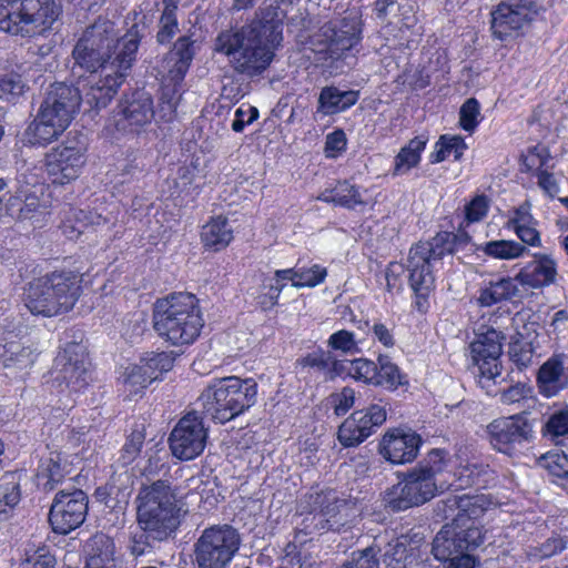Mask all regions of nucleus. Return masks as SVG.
I'll list each match as a JSON object with an SVG mask.
<instances>
[{"label": "nucleus", "instance_id": "f257e3e1", "mask_svg": "<svg viewBox=\"0 0 568 568\" xmlns=\"http://www.w3.org/2000/svg\"><path fill=\"white\" fill-rule=\"evenodd\" d=\"M276 13H267L240 29L222 31L215 39V51L229 57L234 70L253 77L272 62L282 41V22Z\"/></svg>", "mask_w": 568, "mask_h": 568}, {"label": "nucleus", "instance_id": "f03ea898", "mask_svg": "<svg viewBox=\"0 0 568 568\" xmlns=\"http://www.w3.org/2000/svg\"><path fill=\"white\" fill-rule=\"evenodd\" d=\"M449 233H440L430 241L418 242L410 247L407 263L404 265L392 262L386 271L388 290L400 286L399 277L407 272L410 288L419 297L428 295L434 287V270L436 265L454 252L453 239Z\"/></svg>", "mask_w": 568, "mask_h": 568}, {"label": "nucleus", "instance_id": "7ed1b4c3", "mask_svg": "<svg viewBox=\"0 0 568 568\" xmlns=\"http://www.w3.org/2000/svg\"><path fill=\"white\" fill-rule=\"evenodd\" d=\"M136 507L138 524L146 542L172 537L180 526L176 495L165 480H156L140 489Z\"/></svg>", "mask_w": 568, "mask_h": 568}, {"label": "nucleus", "instance_id": "20e7f679", "mask_svg": "<svg viewBox=\"0 0 568 568\" xmlns=\"http://www.w3.org/2000/svg\"><path fill=\"white\" fill-rule=\"evenodd\" d=\"M204 322L197 298L190 293H174L158 300L153 311V328L172 345L193 343L200 335Z\"/></svg>", "mask_w": 568, "mask_h": 568}, {"label": "nucleus", "instance_id": "39448f33", "mask_svg": "<svg viewBox=\"0 0 568 568\" xmlns=\"http://www.w3.org/2000/svg\"><path fill=\"white\" fill-rule=\"evenodd\" d=\"M443 458L442 450H432L427 459L409 470L403 480L386 489L383 495L385 509L398 513L430 500L437 491L435 476L442 470Z\"/></svg>", "mask_w": 568, "mask_h": 568}, {"label": "nucleus", "instance_id": "423d86ee", "mask_svg": "<svg viewBox=\"0 0 568 568\" xmlns=\"http://www.w3.org/2000/svg\"><path fill=\"white\" fill-rule=\"evenodd\" d=\"M130 32H135L139 37L136 27L133 26L123 37L118 38L115 24L112 21L98 19L83 31L73 48V71L79 68L90 73L103 72L105 65H112L113 70L116 69L115 55L120 50L119 42Z\"/></svg>", "mask_w": 568, "mask_h": 568}, {"label": "nucleus", "instance_id": "0eeeda50", "mask_svg": "<svg viewBox=\"0 0 568 568\" xmlns=\"http://www.w3.org/2000/svg\"><path fill=\"white\" fill-rule=\"evenodd\" d=\"M204 413L216 423H227L255 405L257 383L252 378L229 376L216 379L201 394Z\"/></svg>", "mask_w": 568, "mask_h": 568}, {"label": "nucleus", "instance_id": "6e6552de", "mask_svg": "<svg viewBox=\"0 0 568 568\" xmlns=\"http://www.w3.org/2000/svg\"><path fill=\"white\" fill-rule=\"evenodd\" d=\"M140 39L135 32H130L121 42L116 51L118 67L105 65L103 72L90 73L88 80L82 83L80 93L82 100L91 108H105L113 99L120 85L124 82L128 71L131 69L139 48Z\"/></svg>", "mask_w": 568, "mask_h": 568}, {"label": "nucleus", "instance_id": "1a4fd4ad", "mask_svg": "<svg viewBox=\"0 0 568 568\" xmlns=\"http://www.w3.org/2000/svg\"><path fill=\"white\" fill-rule=\"evenodd\" d=\"M481 528L471 521L469 525L446 524L435 536L432 552L445 568H474L475 559L470 555L481 545Z\"/></svg>", "mask_w": 568, "mask_h": 568}, {"label": "nucleus", "instance_id": "9d476101", "mask_svg": "<svg viewBox=\"0 0 568 568\" xmlns=\"http://www.w3.org/2000/svg\"><path fill=\"white\" fill-rule=\"evenodd\" d=\"M241 535L227 524L212 525L204 530L193 546L197 568H226L237 554Z\"/></svg>", "mask_w": 568, "mask_h": 568}, {"label": "nucleus", "instance_id": "9b49d317", "mask_svg": "<svg viewBox=\"0 0 568 568\" xmlns=\"http://www.w3.org/2000/svg\"><path fill=\"white\" fill-rule=\"evenodd\" d=\"M59 12L55 0H18L13 8H9L7 13L0 17V30L31 37L55 21Z\"/></svg>", "mask_w": 568, "mask_h": 568}, {"label": "nucleus", "instance_id": "f8f14e48", "mask_svg": "<svg viewBox=\"0 0 568 568\" xmlns=\"http://www.w3.org/2000/svg\"><path fill=\"white\" fill-rule=\"evenodd\" d=\"M503 335L500 332L488 328L486 332L478 333L476 339L470 344V356L474 366L477 368L476 375L481 388L498 384L501 374L500 355Z\"/></svg>", "mask_w": 568, "mask_h": 568}, {"label": "nucleus", "instance_id": "ddd939ff", "mask_svg": "<svg viewBox=\"0 0 568 568\" xmlns=\"http://www.w3.org/2000/svg\"><path fill=\"white\" fill-rule=\"evenodd\" d=\"M486 433L494 449L511 456L531 440L534 430L526 414H515L494 419Z\"/></svg>", "mask_w": 568, "mask_h": 568}, {"label": "nucleus", "instance_id": "4468645a", "mask_svg": "<svg viewBox=\"0 0 568 568\" xmlns=\"http://www.w3.org/2000/svg\"><path fill=\"white\" fill-rule=\"evenodd\" d=\"M207 428L196 412L184 415L172 429L169 437L171 453L180 460H192L205 448Z\"/></svg>", "mask_w": 568, "mask_h": 568}, {"label": "nucleus", "instance_id": "2eb2a0df", "mask_svg": "<svg viewBox=\"0 0 568 568\" xmlns=\"http://www.w3.org/2000/svg\"><path fill=\"white\" fill-rule=\"evenodd\" d=\"M320 511L306 517L305 529L341 531L349 527L357 517V509L352 500L339 498L335 491H328L320 497Z\"/></svg>", "mask_w": 568, "mask_h": 568}, {"label": "nucleus", "instance_id": "dca6fc26", "mask_svg": "<svg viewBox=\"0 0 568 568\" xmlns=\"http://www.w3.org/2000/svg\"><path fill=\"white\" fill-rule=\"evenodd\" d=\"M88 513V496L81 489L60 490L51 505L49 521L52 529L62 535L78 528Z\"/></svg>", "mask_w": 568, "mask_h": 568}, {"label": "nucleus", "instance_id": "f3484780", "mask_svg": "<svg viewBox=\"0 0 568 568\" xmlns=\"http://www.w3.org/2000/svg\"><path fill=\"white\" fill-rule=\"evenodd\" d=\"M539 6L535 0H516L499 3L491 12V31L504 41L517 36L519 30L537 14Z\"/></svg>", "mask_w": 568, "mask_h": 568}, {"label": "nucleus", "instance_id": "a211bd4d", "mask_svg": "<svg viewBox=\"0 0 568 568\" xmlns=\"http://www.w3.org/2000/svg\"><path fill=\"white\" fill-rule=\"evenodd\" d=\"M43 284L34 287L33 296L52 293L47 312H69L81 295V280L73 272H54L42 277Z\"/></svg>", "mask_w": 568, "mask_h": 568}, {"label": "nucleus", "instance_id": "6ab92c4d", "mask_svg": "<svg viewBox=\"0 0 568 568\" xmlns=\"http://www.w3.org/2000/svg\"><path fill=\"white\" fill-rule=\"evenodd\" d=\"M81 100L80 88L57 82L50 85L39 112L65 130L78 111Z\"/></svg>", "mask_w": 568, "mask_h": 568}, {"label": "nucleus", "instance_id": "aec40b11", "mask_svg": "<svg viewBox=\"0 0 568 568\" xmlns=\"http://www.w3.org/2000/svg\"><path fill=\"white\" fill-rule=\"evenodd\" d=\"M85 163L84 149L60 145L45 155V168L53 184L64 185L78 179Z\"/></svg>", "mask_w": 568, "mask_h": 568}, {"label": "nucleus", "instance_id": "412c9836", "mask_svg": "<svg viewBox=\"0 0 568 568\" xmlns=\"http://www.w3.org/2000/svg\"><path fill=\"white\" fill-rule=\"evenodd\" d=\"M58 375L55 379L65 384L70 392H79L89 384L87 354L83 346L77 343L67 344L55 359Z\"/></svg>", "mask_w": 568, "mask_h": 568}, {"label": "nucleus", "instance_id": "4be33fe9", "mask_svg": "<svg viewBox=\"0 0 568 568\" xmlns=\"http://www.w3.org/2000/svg\"><path fill=\"white\" fill-rule=\"evenodd\" d=\"M153 116L151 95L145 91H135L119 103L114 126L118 131L134 132L150 123Z\"/></svg>", "mask_w": 568, "mask_h": 568}, {"label": "nucleus", "instance_id": "5701e85b", "mask_svg": "<svg viewBox=\"0 0 568 568\" xmlns=\"http://www.w3.org/2000/svg\"><path fill=\"white\" fill-rule=\"evenodd\" d=\"M486 511L483 496L450 495L436 504L435 514L443 520L452 519L450 524L469 525Z\"/></svg>", "mask_w": 568, "mask_h": 568}, {"label": "nucleus", "instance_id": "b1692460", "mask_svg": "<svg viewBox=\"0 0 568 568\" xmlns=\"http://www.w3.org/2000/svg\"><path fill=\"white\" fill-rule=\"evenodd\" d=\"M422 438L410 429L393 428L387 430L381 443V455L392 464L412 463L418 455Z\"/></svg>", "mask_w": 568, "mask_h": 568}, {"label": "nucleus", "instance_id": "393cba45", "mask_svg": "<svg viewBox=\"0 0 568 568\" xmlns=\"http://www.w3.org/2000/svg\"><path fill=\"white\" fill-rule=\"evenodd\" d=\"M537 386L545 397H554L568 387V356L554 354L537 372Z\"/></svg>", "mask_w": 568, "mask_h": 568}, {"label": "nucleus", "instance_id": "a878e982", "mask_svg": "<svg viewBox=\"0 0 568 568\" xmlns=\"http://www.w3.org/2000/svg\"><path fill=\"white\" fill-rule=\"evenodd\" d=\"M556 262L548 255H536V258L524 266L517 274L519 284L531 288L547 286L555 282Z\"/></svg>", "mask_w": 568, "mask_h": 568}, {"label": "nucleus", "instance_id": "bb28decb", "mask_svg": "<svg viewBox=\"0 0 568 568\" xmlns=\"http://www.w3.org/2000/svg\"><path fill=\"white\" fill-rule=\"evenodd\" d=\"M84 568H106L116 566L115 546L113 540L102 534H95L83 546Z\"/></svg>", "mask_w": 568, "mask_h": 568}, {"label": "nucleus", "instance_id": "cd10ccee", "mask_svg": "<svg viewBox=\"0 0 568 568\" xmlns=\"http://www.w3.org/2000/svg\"><path fill=\"white\" fill-rule=\"evenodd\" d=\"M194 58L193 41L189 37H181L174 43L168 58V77L174 84L180 83Z\"/></svg>", "mask_w": 568, "mask_h": 568}, {"label": "nucleus", "instance_id": "c85d7f7f", "mask_svg": "<svg viewBox=\"0 0 568 568\" xmlns=\"http://www.w3.org/2000/svg\"><path fill=\"white\" fill-rule=\"evenodd\" d=\"M517 275L515 277H501L497 281H490L486 287L480 291L478 302L481 306H491L503 301H510L520 295Z\"/></svg>", "mask_w": 568, "mask_h": 568}, {"label": "nucleus", "instance_id": "c756f323", "mask_svg": "<svg viewBox=\"0 0 568 568\" xmlns=\"http://www.w3.org/2000/svg\"><path fill=\"white\" fill-rule=\"evenodd\" d=\"M357 100L358 92L356 91H342L336 87H325L318 97L317 112L335 114L351 108Z\"/></svg>", "mask_w": 568, "mask_h": 568}, {"label": "nucleus", "instance_id": "7c9ffc66", "mask_svg": "<svg viewBox=\"0 0 568 568\" xmlns=\"http://www.w3.org/2000/svg\"><path fill=\"white\" fill-rule=\"evenodd\" d=\"M62 132V126L38 112L37 118L26 129L24 138L32 145H47L57 140Z\"/></svg>", "mask_w": 568, "mask_h": 568}, {"label": "nucleus", "instance_id": "2f4dec72", "mask_svg": "<svg viewBox=\"0 0 568 568\" xmlns=\"http://www.w3.org/2000/svg\"><path fill=\"white\" fill-rule=\"evenodd\" d=\"M201 239L205 246L220 251L233 240V230L226 217L217 216L203 226Z\"/></svg>", "mask_w": 568, "mask_h": 568}, {"label": "nucleus", "instance_id": "473e14b6", "mask_svg": "<svg viewBox=\"0 0 568 568\" xmlns=\"http://www.w3.org/2000/svg\"><path fill=\"white\" fill-rule=\"evenodd\" d=\"M313 545L297 546L288 542L284 548V555L280 568H318L320 560Z\"/></svg>", "mask_w": 568, "mask_h": 568}, {"label": "nucleus", "instance_id": "72a5a7b5", "mask_svg": "<svg viewBox=\"0 0 568 568\" xmlns=\"http://www.w3.org/2000/svg\"><path fill=\"white\" fill-rule=\"evenodd\" d=\"M427 139L423 135L415 136L400 149L394 160L393 175L407 174L420 162V154L425 150Z\"/></svg>", "mask_w": 568, "mask_h": 568}, {"label": "nucleus", "instance_id": "f704fd0d", "mask_svg": "<svg viewBox=\"0 0 568 568\" xmlns=\"http://www.w3.org/2000/svg\"><path fill=\"white\" fill-rule=\"evenodd\" d=\"M70 473V466L63 459L60 453H50L49 457L42 460L40 465L39 476L45 478L43 484L45 489L52 490L65 475Z\"/></svg>", "mask_w": 568, "mask_h": 568}, {"label": "nucleus", "instance_id": "c9c22d12", "mask_svg": "<svg viewBox=\"0 0 568 568\" xmlns=\"http://www.w3.org/2000/svg\"><path fill=\"white\" fill-rule=\"evenodd\" d=\"M538 465L557 477L558 485L568 493V456L565 453L548 452L539 458Z\"/></svg>", "mask_w": 568, "mask_h": 568}, {"label": "nucleus", "instance_id": "e433bc0d", "mask_svg": "<svg viewBox=\"0 0 568 568\" xmlns=\"http://www.w3.org/2000/svg\"><path fill=\"white\" fill-rule=\"evenodd\" d=\"M467 145L462 136L442 135L435 144V150L430 154L432 163H440L453 155L456 161L460 160Z\"/></svg>", "mask_w": 568, "mask_h": 568}, {"label": "nucleus", "instance_id": "4c0bfd02", "mask_svg": "<svg viewBox=\"0 0 568 568\" xmlns=\"http://www.w3.org/2000/svg\"><path fill=\"white\" fill-rule=\"evenodd\" d=\"M44 280L42 277L36 278L31 281L24 290V304L28 310L34 315H42L47 317H52L62 314V312H47L49 303L51 304L53 294L48 293L43 296L36 297L33 296L34 287L42 285Z\"/></svg>", "mask_w": 568, "mask_h": 568}, {"label": "nucleus", "instance_id": "58836bf2", "mask_svg": "<svg viewBox=\"0 0 568 568\" xmlns=\"http://www.w3.org/2000/svg\"><path fill=\"white\" fill-rule=\"evenodd\" d=\"M484 252L495 258L514 260L524 256L527 248L516 241L498 240L486 243Z\"/></svg>", "mask_w": 568, "mask_h": 568}, {"label": "nucleus", "instance_id": "ea45409f", "mask_svg": "<svg viewBox=\"0 0 568 568\" xmlns=\"http://www.w3.org/2000/svg\"><path fill=\"white\" fill-rule=\"evenodd\" d=\"M349 417L361 419L357 424L362 427V432L371 436L386 420V410L381 405H371L367 408L355 410Z\"/></svg>", "mask_w": 568, "mask_h": 568}, {"label": "nucleus", "instance_id": "a19ab883", "mask_svg": "<svg viewBox=\"0 0 568 568\" xmlns=\"http://www.w3.org/2000/svg\"><path fill=\"white\" fill-rule=\"evenodd\" d=\"M149 368H145L140 362L139 364L130 365L125 368L123 374V383L129 387L130 394L136 395L141 389L145 388L153 381L155 376H151Z\"/></svg>", "mask_w": 568, "mask_h": 568}, {"label": "nucleus", "instance_id": "79ce46f5", "mask_svg": "<svg viewBox=\"0 0 568 568\" xmlns=\"http://www.w3.org/2000/svg\"><path fill=\"white\" fill-rule=\"evenodd\" d=\"M567 540L558 535L549 537L539 546H530L525 550L528 560L538 561L557 555L566 548Z\"/></svg>", "mask_w": 568, "mask_h": 568}, {"label": "nucleus", "instance_id": "37998d69", "mask_svg": "<svg viewBox=\"0 0 568 568\" xmlns=\"http://www.w3.org/2000/svg\"><path fill=\"white\" fill-rule=\"evenodd\" d=\"M377 377L376 385L388 388H397L405 383L399 368L387 356L378 357Z\"/></svg>", "mask_w": 568, "mask_h": 568}, {"label": "nucleus", "instance_id": "c03bdc74", "mask_svg": "<svg viewBox=\"0 0 568 568\" xmlns=\"http://www.w3.org/2000/svg\"><path fill=\"white\" fill-rule=\"evenodd\" d=\"M20 500L19 484L14 473H7L0 483V514L14 507Z\"/></svg>", "mask_w": 568, "mask_h": 568}, {"label": "nucleus", "instance_id": "a18cd8bd", "mask_svg": "<svg viewBox=\"0 0 568 568\" xmlns=\"http://www.w3.org/2000/svg\"><path fill=\"white\" fill-rule=\"evenodd\" d=\"M358 422L356 418L348 417L339 426L337 436L343 446H357L369 437L367 433L362 432V427L357 424Z\"/></svg>", "mask_w": 568, "mask_h": 568}, {"label": "nucleus", "instance_id": "49530a36", "mask_svg": "<svg viewBox=\"0 0 568 568\" xmlns=\"http://www.w3.org/2000/svg\"><path fill=\"white\" fill-rule=\"evenodd\" d=\"M331 199L333 200L334 204H337V205H341V206H344L347 209H353L357 204L363 203V200L361 197L358 190L354 185L349 184L347 181L338 183L333 189V197H331Z\"/></svg>", "mask_w": 568, "mask_h": 568}, {"label": "nucleus", "instance_id": "de8ad7c7", "mask_svg": "<svg viewBox=\"0 0 568 568\" xmlns=\"http://www.w3.org/2000/svg\"><path fill=\"white\" fill-rule=\"evenodd\" d=\"M378 552L375 547L354 551L339 568H379Z\"/></svg>", "mask_w": 568, "mask_h": 568}, {"label": "nucleus", "instance_id": "09e8293b", "mask_svg": "<svg viewBox=\"0 0 568 568\" xmlns=\"http://www.w3.org/2000/svg\"><path fill=\"white\" fill-rule=\"evenodd\" d=\"M141 363L145 368H149L148 374L155 376L158 379L161 374L172 369L174 357L165 352L156 354L152 353L141 358Z\"/></svg>", "mask_w": 568, "mask_h": 568}, {"label": "nucleus", "instance_id": "8fccbe9b", "mask_svg": "<svg viewBox=\"0 0 568 568\" xmlns=\"http://www.w3.org/2000/svg\"><path fill=\"white\" fill-rule=\"evenodd\" d=\"M407 558V547L398 540L388 542L383 554V561L386 568H406Z\"/></svg>", "mask_w": 568, "mask_h": 568}, {"label": "nucleus", "instance_id": "3c124183", "mask_svg": "<svg viewBox=\"0 0 568 568\" xmlns=\"http://www.w3.org/2000/svg\"><path fill=\"white\" fill-rule=\"evenodd\" d=\"M509 356L518 369L523 371L532 364L534 348L531 343L515 341L509 346Z\"/></svg>", "mask_w": 568, "mask_h": 568}, {"label": "nucleus", "instance_id": "603ef678", "mask_svg": "<svg viewBox=\"0 0 568 568\" xmlns=\"http://www.w3.org/2000/svg\"><path fill=\"white\" fill-rule=\"evenodd\" d=\"M327 345L332 349L339 351L344 354L353 355L359 352L354 334L346 329H339L333 333L327 341Z\"/></svg>", "mask_w": 568, "mask_h": 568}, {"label": "nucleus", "instance_id": "864d4df0", "mask_svg": "<svg viewBox=\"0 0 568 568\" xmlns=\"http://www.w3.org/2000/svg\"><path fill=\"white\" fill-rule=\"evenodd\" d=\"M297 282L295 287H314L323 283L327 276V270L318 264H314L311 267H296Z\"/></svg>", "mask_w": 568, "mask_h": 568}, {"label": "nucleus", "instance_id": "5fc2aeb1", "mask_svg": "<svg viewBox=\"0 0 568 568\" xmlns=\"http://www.w3.org/2000/svg\"><path fill=\"white\" fill-rule=\"evenodd\" d=\"M349 375L355 379L376 385L377 364L366 358H358L351 363Z\"/></svg>", "mask_w": 568, "mask_h": 568}, {"label": "nucleus", "instance_id": "6e6d98bb", "mask_svg": "<svg viewBox=\"0 0 568 568\" xmlns=\"http://www.w3.org/2000/svg\"><path fill=\"white\" fill-rule=\"evenodd\" d=\"M144 439L145 435L143 430L140 429H135L129 435L123 448L121 449L120 459L123 465H129L136 458L141 452Z\"/></svg>", "mask_w": 568, "mask_h": 568}, {"label": "nucleus", "instance_id": "4d7b16f0", "mask_svg": "<svg viewBox=\"0 0 568 568\" xmlns=\"http://www.w3.org/2000/svg\"><path fill=\"white\" fill-rule=\"evenodd\" d=\"M479 110L476 99L470 98L464 102L459 111V124L465 131L471 132L478 125Z\"/></svg>", "mask_w": 568, "mask_h": 568}, {"label": "nucleus", "instance_id": "13d9d810", "mask_svg": "<svg viewBox=\"0 0 568 568\" xmlns=\"http://www.w3.org/2000/svg\"><path fill=\"white\" fill-rule=\"evenodd\" d=\"M57 559L48 547H40L28 555L22 568H55Z\"/></svg>", "mask_w": 568, "mask_h": 568}, {"label": "nucleus", "instance_id": "bf43d9fd", "mask_svg": "<svg viewBox=\"0 0 568 568\" xmlns=\"http://www.w3.org/2000/svg\"><path fill=\"white\" fill-rule=\"evenodd\" d=\"M179 30L176 14L171 9H163L160 19V30L158 32V41L168 43L176 34Z\"/></svg>", "mask_w": 568, "mask_h": 568}, {"label": "nucleus", "instance_id": "052dcab7", "mask_svg": "<svg viewBox=\"0 0 568 568\" xmlns=\"http://www.w3.org/2000/svg\"><path fill=\"white\" fill-rule=\"evenodd\" d=\"M26 84L20 74L8 73L0 78V95L9 99L23 93Z\"/></svg>", "mask_w": 568, "mask_h": 568}, {"label": "nucleus", "instance_id": "680f3d73", "mask_svg": "<svg viewBox=\"0 0 568 568\" xmlns=\"http://www.w3.org/2000/svg\"><path fill=\"white\" fill-rule=\"evenodd\" d=\"M9 352L10 356L4 359L6 367H18L23 369L33 363L32 354L26 347L11 344Z\"/></svg>", "mask_w": 568, "mask_h": 568}, {"label": "nucleus", "instance_id": "e2e57ef3", "mask_svg": "<svg viewBox=\"0 0 568 568\" xmlns=\"http://www.w3.org/2000/svg\"><path fill=\"white\" fill-rule=\"evenodd\" d=\"M509 227L513 230L537 225V221L531 214V205L528 202L520 204L508 221Z\"/></svg>", "mask_w": 568, "mask_h": 568}, {"label": "nucleus", "instance_id": "0e129e2a", "mask_svg": "<svg viewBox=\"0 0 568 568\" xmlns=\"http://www.w3.org/2000/svg\"><path fill=\"white\" fill-rule=\"evenodd\" d=\"M346 135L342 130H335L327 134L324 152L326 158H336L346 149Z\"/></svg>", "mask_w": 568, "mask_h": 568}, {"label": "nucleus", "instance_id": "69168bd1", "mask_svg": "<svg viewBox=\"0 0 568 568\" xmlns=\"http://www.w3.org/2000/svg\"><path fill=\"white\" fill-rule=\"evenodd\" d=\"M331 398L335 414L342 416L354 406L355 392L349 387H344L339 393L333 394Z\"/></svg>", "mask_w": 568, "mask_h": 568}, {"label": "nucleus", "instance_id": "338daca9", "mask_svg": "<svg viewBox=\"0 0 568 568\" xmlns=\"http://www.w3.org/2000/svg\"><path fill=\"white\" fill-rule=\"evenodd\" d=\"M545 434L552 437L565 436L568 434V412L554 414L545 425Z\"/></svg>", "mask_w": 568, "mask_h": 568}, {"label": "nucleus", "instance_id": "774afa93", "mask_svg": "<svg viewBox=\"0 0 568 568\" xmlns=\"http://www.w3.org/2000/svg\"><path fill=\"white\" fill-rule=\"evenodd\" d=\"M359 29L353 23L347 30H338L334 32L333 41L342 50L353 48L358 41Z\"/></svg>", "mask_w": 568, "mask_h": 568}]
</instances>
